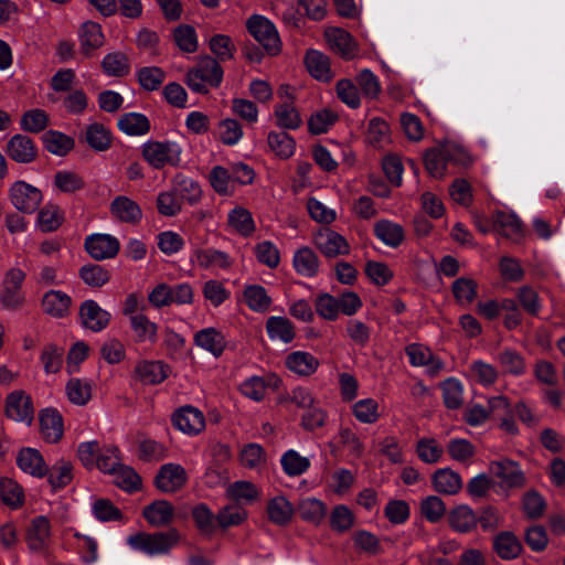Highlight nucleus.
<instances>
[{
    "label": "nucleus",
    "instance_id": "de8ad7c7",
    "mask_svg": "<svg viewBox=\"0 0 565 565\" xmlns=\"http://www.w3.org/2000/svg\"><path fill=\"white\" fill-rule=\"evenodd\" d=\"M425 168L434 178H441L446 172L447 157L445 156V145L428 150L424 156Z\"/></svg>",
    "mask_w": 565,
    "mask_h": 565
},
{
    "label": "nucleus",
    "instance_id": "bb28decb",
    "mask_svg": "<svg viewBox=\"0 0 565 565\" xmlns=\"http://www.w3.org/2000/svg\"><path fill=\"white\" fill-rule=\"evenodd\" d=\"M41 431L49 443H56L63 435L64 426L61 414L52 408H46L40 414Z\"/></svg>",
    "mask_w": 565,
    "mask_h": 565
},
{
    "label": "nucleus",
    "instance_id": "8fccbe9b",
    "mask_svg": "<svg viewBox=\"0 0 565 565\" xmlns=\"http://www.w3.org/2000/svg\"><path fill=\"white\" fill-rule=\"evenodd\" d=\"M129 322L138 342L152 343L157 340L158 327L147 316L134 317Z\"/></svg>",
    "mask_w": 565,
    "mask_h": 565
},
{
    "label": "nucleus",
    "instance_id": "473e14b6",
    "mask_svg": "<svg viewBox=\"0 0 565 565\" xmlns=\"http://www.w3.org/2000/svg\"><path fill=\"white\" fill-rule=\"evenodd\" d=\"M326 39L330 47L345 58H350L355 53V44L351 35L339 28H331L326 31Z\"/></svg>",
    "mask_w": 565,
    "mask_h": 565
},
{
    "label": "nucleus",
    "instance_id": "a878e982",
    "mask_svg": "<svg viewBox=\"0 0 565 565\" xmlns=\"http://www.w3.org/2000/svg\"><path fill=\"white\" fill-rule=\"evenodd\" d=\"M84 140L97 152L106 151L111 146V132L108 127L100 122H90L84 131Z\"/></svg>",
    "mask_w": 565,
    "mask_h": 565
},
{
    "label": "nucleus",
    "instance_id": "aec40b11",
    "mask_svg": "<svg viewBox=\"0 0 565 565\" xmlns=\"http://www.w3.org/2000/svg\"><path fill=\"white\" fill-rule=\"evenodd\" d=\"M72 298L62 290L51 289L43 295V311L53 318H63L70 313Z\"/></svg>",
    "mask_w": 565,
    "mask_h": 565
},
{
    "label": "nucleus",
    "instance_id": "7c9ffc66",
    "mask_svg": "<svg viewBox=\"0 0 565 565\" xmlns=\"http://www.w3.org/2000/svg\"><path fill=\"white\" fill-rule=\"evenodd\" d=\"M267 145L270 151L282 160L291 158L296 151L295 139L284 131H270L267 136Z\"/></svg>",
    "mask_w": 565,
    "mask_h": 565
},
{
    "label": "nucleus",
    "instance_id": "f8f14e48",
    "mask_svg": "<svg viewBox=\"0 0 565 565\" xmlns=\"http://www.w3.org/2000/svg\"><path fill=\"white\" fill-rule=\"evenodd\" d=\"M493 231L500 236L519 243L524 237V230L520 218L513 212L497 211L493 216Z\"/></svg>",
    "mask_w": 565,
    "mask_h": 565
},
{
    "label": "nucleus",
    "instance_id": "338daca9",
    "mask_svg": "<svg viewBox=\"0 0 565 565\" xmlns=\"http://www.w3.org/2000/svg\"><path fill=\"white\" fill-rule=\"evenodd\" d=\"M79 275L83 281L90 287H102L109 280V273L96 264L83 266Z\"/></svg>",
    "mask_w": 565,
    "mask_h": 565
},
{
    "label": "nucleus",
    "instance_id": "f3484780",
    "mask_svg": "<svg viewBox=\"0 0 565 565\" xmlns=\"http://www.w3.org/2000/svg\"><path fill=\"white\" fill-rule=\"evenodd\" d=\"M193 340L196 347L211 353L215 358L221 356L226 347L225 335L213 327L198 331Z\"/></svg>",
    "mask_w": 565,
    "mask_h": 565
},
{
    "label": "nucleus",
    "instance_id": "c9c22d12",
    "mask_svg": "<svg viewBox=\"0 0 565 565\" xmlns=\"http://www.w3.org/2000/svg\"><path fill=\"white\" fill-rule=\"evenodd\" d=\"M226 495L239 504H248L258 500L259 491L254 483L239 480L227 486Z\"/></svg>",
    "mask_w": 565,
    "mask_h": 565
},
{
    "label": "nucleus",
    "instance_id": "e433bc0d",
    "mask_svg": "<svg viewBox=\"0 0 565 565\" xmlns=\"http://www.w3.org/2000/svg\"><path fill=\"white\" fill-rule=\"evenodd\" d=\"M118 128L128 136H143L150 130V122L140 113H128L118 119Z\"/></svg>",
    "mask_w": 565,
    "mask_h": 565
},
{
    "label": "nucleus",
    "instance_id": "bf43d9fd",
    "mask_svg": "<svg viewBox=\"0 0 565 565\" xmlns=\"http://www.w3.org/2000/svg\"><path fill=\"white\" fill-rule=\"evenodd\" d=\"M0 498L7 505L18 508L23 502V490L17 481L10 478H1Z\"/></svg>",
    "mask_w": 565,
    "mask_h": 565
},
{
    "label": "nucleus",
    "instance_id": "37998d69",
    "mask_svg": "<svg viewBox=\"0 0 565 565\" xmlns=\"http://www.w3.org/2000/svg\"><path fill=\"white\" fill-rule=\"evenodd\" d=\"M284 472L289 477H297L305 473L310 467L308 457L301 456L298 451L289 449L280 458Z\"/></svg>",
    "mask_w": 565,
    "mask_h": 565
},
{
    "label": "nucleus",
    "instance_id": "09e8293b",
    "mask_svg": "<svg viewBox=\"0 0 565 565\" xmlns=\"http://www.w3.org/2000/svg\"><path fill=\"white\" fill-rule=\"evenodd\" d=\"M230 226L237 233L247 236L255 230V223L252 214L242 206L234 207L227 217Z\"/></svg>",
    "mask_w": 565,
    "mask_h": 565
},
{
    "label": "nucleus",
    "instance_id": "2eb2a0df",
    "mask_svg": "<svg viewBox=\"0 0 565 565\" xmlns=\"http://www.w3.org/2000/svg\"><path fill=\"white\" fill-rule=\"evenodd\" d=\"M109 209L113 217L122 223L135 224L142 218L139 204L126 195L116 196Z\"/></svg>",
    "mask_w": 565,
    "mask_h": 565
},
{
    "label": "nucleus",
    "instance_id": "4d7b16f0",
    "mask_svg": "<svg viewBox=\"0 0 565 565\" xmlns=\"http://www.w3.org/2000/svg\"><path fill=\"white\" fill-rule=\"evenodd\" d=\"M104 72L109 76H124L129 72L128 58L120 52H111L102 61Z\"/></svg>",
    "mask_w": 565,
    "mask_h": 565
},
{
    "label": "nucleus",
    "instance_id": "3c124183",
    "mask_svg": "<svg viewBox=\"0 0 565 565\" xmlns=\"http://www.w3.org/2000/svg\"><path fill=\"white\" fill-rule=\"evenodd\" d=\"M244 299L252 310L258 312L266 311L271 303V299L267 295L266 289L259 285L246 287L244 290Z\"/></svg>",
    "mask_w": 565,
    "mask_h": 565
},
{
    "label": "nucleus",
    "instance_id": "39448f33",
    "mask_svg": "<svg viewBox=\"0 0 565 565\" xmlns=\"http://www.w3.org/2000/svg\"><path fill=\"white\" fill-rule=\"evenodd\" d=\"M8 195L13 207L25 214L34 213L43 200L40 189L22 180L11 184Z\"/></svg>",
    "mask_w": 565,
    "mask_h": 565
},
{
    "label": "nucleus",
    "instance_id": "864d4df0",
    "mask_svg": "<svg viewBox=\"0 0 565 565\" xmlns=\"http://www.w3.org/2000/svg\"><path fill=\"white\" fill-rule=\"evenodd\" d=\"M352 413L363 424H373L380 418L379 404L373 398H363L354 403Z\"/></svg>",
    "mask_w": 565,
    "mask_h": 565
},
{
    "label": "nucleus",
    "instance_id": "0eeeda50",
    "mask_svg": "<svg viewBox=\"0 0 565 565\" xmlns=\"http://www.w3.org/2000/svg\"><path fill=\"white\" fill-rule=\"evenodd\" d=\"M189 260L192 266L210 271L226 270L233 264V259L227 253L212 247L192 248Z\"/></svg>",
    "mask_w": 565,
    "mask_h": 565
},
{
    "label": "nucleus",
    "instance_id": "052dcab7",
    "mask_svg": "<svg viewBox=\"0 0 565 565\" xmlns=\"http://www.w3.org/2000/svg\"><path fill=\"white\" fill-rule=\"evenodd\" d=\"M317 401L313 392L305 386H297L279 398V403L291 402L301 409L315 406Z\"/></svg>",
    "mask_w": 565,
    "mask_h": 565
},
{
    "label": "nucleus",
    "instance_id": "c03bdc74",
    "mask_svg": "<svg viewBox=\"0 0 565 565\" xmlns=\"http://www.w3.org/2000/svg\"><path fill=\"white\" fill-rule=\"evenodd\" d=\"M46 150L55 156H65L74 147V139L60 131L50 130L43 137Z\"/></svg>",
    "mask_w": 565,
    "mask_h": 565
},
{
    "label": "nucleus",
    "instance_id": "a19ab883",
    "mask_svg": "<svg viewBox=\"0 0 565 565\" xmlns=\"http://www.w3.org/2000/svg\"><path fill=\"white\" fill-rule=\"evenodd\" d=\"M449 523L456 531L466 533L477 525L478 520L470 507L461 504L451 510Z\"/></svg>",
    "mask_w": 565,
    "mask_h": 565
},
{
    "label": "nucleus",
    "instance_id": "58836bf2",
    "mask_svg": "<svg viewBox=\"0 0 565 565\" xmlns=\"http://www.w3.org/2000/svg\"><path fill=\"white\" fill-rule=\"evenodd\" d=\"M296 271L305 277H312L319 268L317 255L309 247L298 249L292 259Z\"/></svg>",
    "mask_w": 565,
    "mask_h": 565
},
{
    "label": "nucleus",
    "instance_id": "4be33fe9",
    "mask_svg": "<svg viewBox=\"0 0 565 565\" xmlns=\"http://www.w3.org/2000/svg\"><path fill=\"white\" fill-rule=\"evenodd\" d=\"M135 372L143 384L156 385L168 377L170 369L162 361H141L136 365Z\"/></svg>",
    "mask_w": 565,
    "mask_h": 565
},
{
    "label": "nucleus",
    "instance_id": "393cba45",
    "mask_svg": "<svg viewBox=\"0 0 565 565\" xmlns=\"http://www.w3.org/2000/svg\"><path fill=\"white\" fill-rule=\"evenodd\" d=\"M142 515L151 526L161 527L172 521L174 509L168 501L158 500L145 507Z\"/></svg>",
    "mask_w": 565,
    "mask_h": 565
},
{
    "label": "nucleus",
    "instance_id": "e2e57ef3",
    "mask_svg": "<svg viewBox=\"0 0 565 565\" xmlns=\"http://www.w3.org/2000/svg\"><path fill=\"white\" fill-rule=\"evenodd\" d=\"M212 188L220 194H230L234 190V181L231 170L216 166L210 173Z\"/></svg>",
    "mask_w": 565,
    "mask_h": 565
},
{
    "label": "nucleus",
    "instance_id": "6e6552de",
    "mask_svg": "<svg viewBox=\"0 0 565 565\" xmlns=\"http://www.w3.org/2000/svg\"><path fill=\"white\" fill-rule=\"evenodd\" d=\"M313 244L328 258L347 255L350 252L348 241L329 227L321 228L313 235Z\"/></svg>",
    "mask_w": 565,
    "mask_h": 565
},
{
    "label": "nucleus",
    "instance_id": "5fc2aeb1",
    "mask_svg": "<svg viewBox=\"0 0 565 565\" xmlns=\"http://www.w3.org/2000/svg\"><path fill=\"white\" fill-rule=\"evenodd\" d=\"M202 294L212 306L218 307L230 298V290L223 282L216 279H209L202 286Z\"/></svg>",
    "mask_w": 565,
    "mask_h": 565
},
{
    "label": "nucleus",
    "instance_id": "774afa93",
    "mask_svg": "<svg viewBox=\"0 0 565 565\" xmlns=\"http://www.w3.org/2000/svg\"><path fill=\"white\" fill-rule=\"evenodd\" d=\"M178 47L184 52L193 53L198 49V36L195 30L190 25H180L173 32Z\"/></svg>",
    "mask_w": 565,
    "mask_h": 565
},
{
    "label": "nucleus",
    "instance_id": "0e129e2a",
    "mask_svg": "<svg viewBox=\"0 0 565 565\" xmlns=\"http://www.w3.org/2000/svg\"><path fill=\"white\" fill-rule=\"evenodd\" d=\"M218 136L223 143L234 146L238 143L243 137L242 126L237 120L226 118L218 125Z\"/></svg>",
    "mask_w": 565,
    "mask_h": 565
},
{
    "label": "nucleus",
    "instance_id": "ddd939ff",
    "mask_svg": "<svg viewBox=\"0 0 565 565\" xmlns=\"http://www.w3.org/2000/svg\"><path fill=\"white\" fill-rule=\"evenodd\" d=\"M79 318L84 328L99 332L108 326L110 313L103 309L96 301L89 299L82 303Z\"/></svg>",
    "mask_w": 565,
    "mask_h": 565
},
{
    "label": "nucleus",
    "instance_id": "423d86ee",
    "mask_svg": "<svg viewBox=\"0 0 565 565\" xmlns=\"http://www.w3.org/2000/svg\"><path fill=\"white\" fill-rule=\"evenodd\" d=\"M249 34L270 54L280 47V39L273 22L264 15L254 14L246 22Z\"/></svg>",
    "mask_w": 565,
    "mask_h": 565
},
{
    "label": "nucleus",
    "instance_id": "f704fd0d",
    "mask_svg": "<svg viewBox=\"0 0 565 565\" xmlns=\"http://www.w3.org/2000/svg\"><path fill=\"white\" fill-rule=\"evenodd\" d=\"M269 520L278 525H285L292 519L294 507L284 495L270 499L267 503Z\"/></svg>",
    "mask_w": 565,
    "mask_h": 565
},
{
    "label": "nucleus",
    "instance_id": "13d9d810",
    "mask_svg": "<svg viewBox=\"0 0 565 565\" xmlns=\"http://www.w3.org/2000/svg\"><path fill=\"white\" fill-rule=\"evenodd\" d=\"M110 475L114 476V483L125 491H135L140 486L139 476L130 467L119 465Z\"/></svg>",
    "mask_w": 565,
    "mask_h": 565
},
{
    "label": "nucleus",
    "instance_id": "680f3d73",
    "mask_svg": "<svg viewBox=\"0 0 565 565\" xmlns=\"http://www.w3.org/2000/svg\"><path fill=\"white\" fill-rule=\"evenodd\" d=\"M452 292L459 305L467 306L477 296V284L470 278H458L452 284Z\"/></svg>",
    "mask_w": 565,
    "mask_h": 565
},
{
    "label": "nucleus",
    "instance_id": "6ab92c4d",
    "mask_svg": "<svg viewBox=\"0 0 565 565\" xmlns=\"http://www.w3.org/2000/svg\"><path fill=\"white\" fill-rule=\"evenodd\" d=\"M186 480L183 467L175 463L164 465L156 478V484L163 492H174L180 489Z\"/></svg>",
    "mask_w": 565,
    "mask_h": 565
},
{
    "label": "nucleus",
    "instance_id": "7ed1b4c3",
    "mask_svg": "<svg viewBox=\"0 0 565 565\" xmlns=\"http://www.w3.org/2000/svg\"><path fill=\"white\" fill-rule=\"evenodd\" d=\"M140 150L145 161L153 169L175 167L181 161L182 149L175 141L148 140L141 145Z\"/></svg>",
    "mask_w": 565,
    "mask_h": 565
},
{
    "label": "nucleus",
    "instance_id": "c756f323",
    "mask_svg": "<svg viewBox=\"0 0 565 565\" xmlns=\"http://www.w3.org/2000/svg\"><path fill=\"white\" fill-rule=\"evenodd\" d=\"M274 117L276 126L282 129L296 130L302 125L301 116L292 102L285 100L278 104Z\"/></svg>",
    "mask_w": 565,
    "mask_h": 565
},
{
    "label": "nucleus",
    "instance_id": "72a5a7b5",
    "mask_svg": "<svg viewBox=\"0 0 565 565\" xmlns=\"http://www.w3.org/2000/svg\"><path fill=\"white\" fill-rule=\"evenodd\" d=\"M433 486L439 493L455 494L461 489L462 481L457 472L448 468H443L434 473Z\"/></svg>",
    "mask_w": 565,
    "mask_h": 565
},
{
    "label": "nucleus",
    "instance_id": "6e6d98bb",
    "mask_svg": "<svg viewBox=\"0 0 565 565\" xmlns=\"http://www.w3.org/2000/svg\"><path fill=\"white\" fill-rule=\"evenodd\" d=\"M337 114L331 109L323 108L313 113L308 119L309 131L313 135L327 132L335 122Z\"/></svg>",
    "mask_w": 565,
    "mask_h": 565
},
{
    "label": "nucleus",
    "instance_id": "a18cd8bd",
    "mask_svg": "<svg viewBox=\"0 0 565 565\" xmlns=\"http://www.w3.org/2000/svg\"><path fill=\"white\" fill-rule=\"evenodd\" d=\"M300 516L310 523L319 524L327 513L326 504L317 498H305L298 504Z\"/></svg>",
    "mask_w": 565,
    "mask_h": 565
},
{
    "label": "nucleus",
    "instance_id": "9b49d317",
    "mask_svg": "<svg viewBox=\"0 0 565 565\" xmlns=\"http://www.w3.org/2000/svg\"><path fill=\"white\" fill-rule=\"evenodd\" d=\"M172 424L175 429L185 435H196L205 427L203 413L193 406H183L172 415Z\"/></svg>",
    "mask_w": 565,
    "mask_h": 565
},
{
    "label": "nucleus",
    "instance_id": "4c0bfd02",
    "mask_svg": "<svg viewBox=\"0 0 565 565\" xmlns=\"http://www.w3.org/2000/svg\"><path fill=\"white\" fill-rule=\"evenodd\" d=\"M266 330L273 341L289 343L295 338V330L291 322L284 317H269L266 322Z\"/></svg>",
    "mask_w": 565,
    "mask_h": 565
},
{
    "label": "nucleus",
    "instance_id": "69168bd1",
    "mask_svg": "<svg viewBox=\"0 0 565 565\" xmlns=\"http://www.w3.org/2000/svg\"><path fill=\"white\" fill-rule=\"evenodd\" d=\"M420 512L427 521L436 523L445 515L446 507L440 498L429 495L422 501Z\"/></svg>",
    "mask_w": 565,
    "mask_h": 565
},
{
    "label": "nucleus",
    "instance_id": "ea45409f",
    "mask_svg": "<svg viewBox=\"0 0 565 565\" xmlns=\"http://www.w3.org/2000/svg\"><path fill=\"white\" fill-rule=\"evenodd\" d=\"M65 391L72 404L83 406L92 397V382L86 379H71L66 383Z\"/></svg>",
    "mask_w": 565,
    "mask_h": 565
},
{
    "label": "nucleus",
    "instance_id": "1a4fd4ad",
    "mask_svg": "<svg viewBox=\"0 0 565 565\" xmlns=\"http://www.w3.org/2000/svg\"><path fill=\"white\" fill-rule=\"evenodd\" d=\"M119 247V241L110 234L95 233L85 239L87 253L96 260L114 258Z\"/></svg>",
    "mask_w": 565,
    "mask_h": 565
},
{
    "label": "nucleus",
    "instance_id": "412c9836",
    "mask_svg": "<svg viewBox=\"0 0 565 565\" xmlns=\"http://www.w3.org/2000/svg\"><path fill=\"white\" fill-rule=\"evenodd\" d=\"M81 51L84 55H90L95 50L103 46L105 38L102 26L93 21H86L78 30Z\"/></svg>",
    "mask_w": 565,
    "mask_h": 565
},
{
    "label": "nucleus",
    "instance_id": "5701e85b",
    "mask_svg": "<svg viewBox=\"0 0 565 565\" xmlns=\"http://www.w3.org/2000/svg\"><path fill=\"white\" fill-rule=\"evenodd\" d=\"M50 536L51 526L49 520L43 515L34 518L26 535L29 547L33 551H42L49 544Z\"/></svg>",
    "mask_w": 565,
    "mask_h": 565
},
{
    "label": "nucleus",
    "instance_id": "20e7f679",
    "mask_svg": "<svg viewBox=\"0 0 565 565\" xmlns=\"http://www.w3.org/2000/svg\"><path fill=\"white\" fill-rule=\"evenodd\" d=\"M489 473L498 487L497 493L507 495L512 489L523 487L525 477L520 466L509 459L495 460L489 465Z\"/></svg>",
    "mask_w": 565,
    "mask_h": 565
},
{
    "label": "nucleus",
    "instance_id": "f257e3e1",
    "mask_svg": "<svg viewBox=\"0 0 565 565\" xmlns=\"http://www.w3.org/2000/svg\"><path fill=\"white\" fill-rule=\"evenodd\" d=\"M179 541L180 534L177 530L154 533L138 532L126 539L128 546L132 551L149 557L168 555Z\"/></svg>",
    "mask_w": 565,
    "mask_h": 565
},
{
    "label": "nucleus",
    "instance_id": "49530a36",
    "mask_svg": "<svg viewBox=\"0 0 565 565\" xmlns=\"http://www.w3.org/2000/svg\"><path fill=\"white\" fill-rule=\"evenodd\" d=\"M49 482L53 489H61L71 483L73 479V465L64 459L57 460L47 469Z\"/></svg>",
    "mask_w": 565,
    "mask_h": 565
},
{
    "label": "nucleus",
    "instance_id": "79ce46f5",
    "mask_svg": "<svg viewBox=\"0 0 565 565\" xmlns=\"http://www.w3.org/2000/svg\"><path fill=\"white\" fill-rule=\"evenodd\" d=\"M63 223V212L62 210L53 203H46L38 214V226L44 232H53L56 231Z\"/></svg>",
    "mask_w": 565,
    "mask_h": 565
},
{
    "label": "nucleus",
    "instance_id": "4468645a",
    "mask_svg": "<svg viewBox=\"0 0 565 565\" xmlns=\"http://www.w3.org/2000/svg\"><path fill=\"white\" fill-rule=\"evenodd\" d=\"M7 153L18 163H30L36 158V146L30 137L18 134L8 141Z\"/></svg>",
    "mask_w": 565,
    "mask_h": 565
},
{
    "label": "nucleus",
    "instance_id": "603ef678",
    "mask_svg": "<svg viewBox=\"0 0 565 565\" xmlns=\"http://www.w3.org/2000/svg\"><path fill=\"white\" fill-rule=\"evenodd\" d=\"M443 397L445 405L450 409L459 408L463 401V386L462 383L455 379L449 377L441 384Z\"/></svg>",
    "mask_w": 565,
    "mask_h": 565
},
{
    "label": "nucleus",
    "instance_id": "9d476101",
    "mask_svg": "<svg viewBox=\"0 0 565 565\" xmlns=\"http://www.w3.org/2000/svg\"><path fill=\"white\" fill-rule=\"evenodd\" d=\"M6 414L9 418L30 425L34 418L31 397L24 391H14L7 396Z\"/></svg>",
    "mask_w": 565,
    "mask_h": 565
},
{
    "label": "nucleus",
    "instance_id": "c85d7f7f",
    "mask_svg": "<svg viewBox=\"0 0 565 565\" xmlns=\"http://www.w3.org/2000/svg\"><path fill=\"white\" fill-rule=\"evenodd\" d=\"M493 550L501 559L510 561L520 555L522 545L512 532L504 531L493 539Z\"/></svg>",
    "mask_w": 565,
    "mask_h": 565
},
{
    "label": "nucleus",
    "instance_id": "f03ea898",
    "mask_svg": "<svg viewBox=\"0 0 565 565\" xmlns=\"http://www.w3.org/2000/svg\"><path fill=\"white\" fill-rule=\"evenodd\" d=\"M223 79V70L211 56H202L194 67L190 68L185 83L194 93L205 94L209 87H217Z\"/></svg>",
    "mask_w": 565,
    "mask_h": 565
},
{
    "label": "nucleus",
    "instance_id": "a211bd4d",
    "mask_svg": "<svg viewBox=\"0 0 565 565\" xmlns=\"http://www.w3.org/2000/svg\"><path fill=\"white\" fill-rule=\"evenodd\" d=\"M286 367L298 376L307 377L316 373L320 362L307 351H294L286 356Z\"/></svg>",
    "mask_w": 565,
    "mask_h": 565
},
{
    "label": "nucleus",
    "instance_id": "dca6fc26",
    "mask_svg": "<svg viewBox=\"0 0 565 565\" xmlns=\"http://www.w3.org/2000/svg\"><path fill=\"white\" fill-rule=\"evenodd\" d=\"M406 354L412 365L426 366L427 373L431 376L439 373L444 367V363L438 358L434 356L427 347L422 344H409L406 348Z\"/></svg>",
    "mask_w": 565,
    "mask_h": 565
},
{
    "label": "nucleus",
    "instance_id": "2f4dec72",
    "mask_svg": "<svg viewBox=\"0 0 565 565\" xmlns=\"http://www.w3.org/2000/svg\"><path fill=\"white\" fill-rule=\"evenodd\" d=\"M374 232L382 243L392 248L399 246L405 238L403 227L399 224L387 220L379 221L375 224Z\"/></svg>",
    "mask_w": 565,
    "mask_h": 565
},
{
    "label": "nucleus",
    "instance_id": "b1692460",
    "mask_svg": "<svg viewBox=\"0 0 565 565\" xmlns=\"http://www.w3.org/2000/svg\"><path fill=\"white\" fill-rule=\"evenodd\" d=\"M19 468L33 477L42 478L47 473L46 463L42 455L33 448L22 449L17 458Z\"/></svg>",
    "mask_w": 565,
    "mask_h": 565
},
{
    "label": "nucleus",
    "instance_id": "cd10ccee",
    "mask_svg": "<svg viewBox=\"0 0 565 565\" xmlns=\"http://www.w3.org/2000/svg\"><path fill=\"white\" fill-rule=\"evenodd\" d=\"M305 63L308 72L318 81L328 82L332 78L330 62L327 55L317 50L307 52Z\"/></svg>",
    "mask_w": 565,
    "mask_h": 565
}]
</instances>
